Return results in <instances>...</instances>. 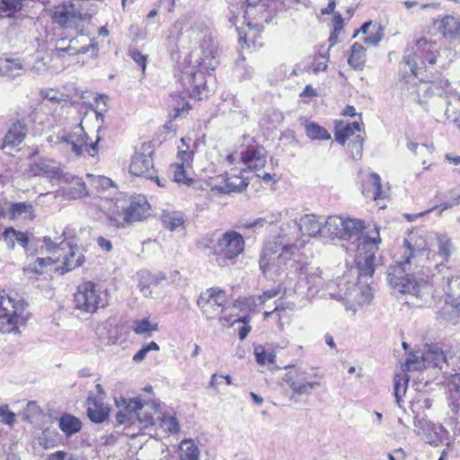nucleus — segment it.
<instances>
[{
    "instance_id": "nucleus-1",
    "label": "nucleus",
    "mask_w": 460,
    "mask_h": 460,
    "mask_svg": "<svg viewBox=\"0 0 460 460\" xmlns=\"http://www.w3.org/2000/svg\"><path fill=\"white\" fill-rule=\"evenodd\" d=\"M429 253L424 239L420 238L414 243L412 239H404L396 264L390 267L387 273L391 288L428 302L433 292L432 286L424 280L416 281L413 276L429 267L427 262Z\"/></svg>"
},
{
    "instance_id": "nucleus-2",
    "label": "nucleus",
    "mask_w": 460,
    "mask_h": 460,
    "mask_svg": "<svg viewBox=\"0 0 460 460\" xmlns=\"http://www.w3.org/2000/svg\"><path fill=\"white\" fill-rule=\"evenodd\" d=\"M54 23L64 29H75L79 33L69 39L70 56L83 55L91 52L93 56H97L99 45L94 37L90 32H84V23H89L92 19V13H83V7L77 4H64L55 8L52 13Z\"/></svg>"
},
{
    "instance_id": "nucleus-3",
    "label": "nucleus",
    "mask_w": 460,
    "mask_h": 460,
    "mask_svg": "<svg viewBox=\"0 0 460 460\" xmlns=\"http://www.w3.org/2000/svg\"><path fill=\"white\" fill-rule=\"evenodd\" d=\"M199 38L204 40V44L193 49L190 58L200 68L195 70L193 67L183 73L181 84L190 97L201 100L203 96H207V81L202 69H214L218 62L214 55L210 39L208 38L207 34H201Z\"/></svg>"
},
{
    "instance_id": "nucleus-4",
    "label": "nucleus",
    "mask_w": 460,
    "mask_h": 460,
    "mask_svg": "<svg viewBox=\"0 0 460 460\" xmlns=\"http://www.w3.org/2000/svg\"><path fill=\"white\" fill-rule=\"evenodd\" d=\"M411 49L412 53L404 55L400 62V71L403 78L409 75L417 76V58H423L429 64L435 65L440 56V49L437 43L429 41L426 38L417 40Z\"/></svg>"
},
{
    "instance_id": "nucleus-5",
    "label": "nucleus",
    "mask_w": 460,
    "mask_h": 460,
    "mask_svg": "<svg viewBox=\"0 0 460 460\" xmlns=\"http://www.w3.org/2000/svg\"><path fill=\"white\" fill-rule=\"evenodd\" d=\"M294 253L283 251L273 243H265L260 256V270L263 276L274 280L288 269Z\"/></svg>"
},
{
    "instance_id": "nucleus-6",
    "label": "nucleus",
    "mask_w": 460,
    "mask_h": 460,
    "mask_svg": "<svg viewBox=\"0 0 460 460\" xmlns=\"http://www.w3.org/2000/svg\"><path fill=\"white\" fill-rule=\"evenodd\" d=\"M74 302L76 309L93 314L99 308L108 305V293L98 284L85 281L77 287L74 295Z\"/></svg>"
},
{
    "instance_id": "nucleus-7",
    "label": "nucleus",
    "mask_w": 460,
    "mask_h": 460,
    "mask_svg": "<svg viewBox=\"0 0 460 460\" xmlns=\"http://www.w3.org/2000/svg\"><path fill=\"white\" fill-rule=\"evenodd\" d=\"M244 251V240L240 233L226 231L214 245L216 261L220 267L234 265Z\"/></svg>"
},
{
    "instance_id": "nucleus-8",
    "label": "nucleus",
    "mask_w": 460,
    "mask_h": 460,
    "mask_svg": "<svg viewBox=\"0 0 460 460\" xmlns=\"http://www.w3.org/2000/svg\"><path fill=\"white\" fill-rule=\"evenodd\" d=\"M27 303L23 300L15 301L6 296H0V332L9 333L18 330L19 324H23L26 318L22 315Z\"/></svg>"
},
{
    "instance_id": "nucleus-9",
    "label": "nucleus",
    "mask_w": 460,
    "mask_h": 460,
    "mask_svg": "<svg viewBox=\"0 0 460 460\" xmlns=\"http://www.w3.org/2000/svg\"><path fill=\"white\" fill-rule=\"evenodd\" d=\"M364 226L360 220L338 216L327 217L323 223V237L352 240L358 237Z\"/></svg>"
},
{
    "instance_id": "nucleus-10",
    "label": "nucleus",
    "mask_w": 460,
    "mask_h": 460,
    "mask_svg": "<svg viewBox=\"0 0 460 460\" xmlns=\"http://www.w3.org/2000/svg\"><path fill=\"white\" fill-rule=\"evenodd\" d=\"M50 144H58L64 143L66 146H70L72 152L75 155H81L86 151L89 155L94 156L98 151V143L101 140L99 135H97L94 142L89 143L90 137L84 130V128L80 125L76 127L74 130V133L69 136H57V137H49L48 138Z\"/></svg>"
},
{
    "instance_id": "nucleus-11",
    "label": "nucleus",
    "mask_w": 460,
    "mask_h": 460,
    "mask_svg": "<svg viewBox=\"0 0 460 460\" xmlns=\"http://www.w3.org/2000/svg\"><path fill=\"white\" fill-rule=\"evenodd\" d=\"M288 371L284 375L283 381L287 383L294 394L311 395L313 391L321 386L319 381H309L306 371L301 368H293L292 366L285 367Z\"/></svg>"
},
{
    "instance_id": "nucleus-12",
    "label": "nucleus",
    "mask_w": 460,
    "mask_h": 460,
    "mask_svg": "<svg viewBox=\"0 0 460 460\" xmlns=\"http://www.w3.org/2000/svg\"><path fill=\"white\" fill-rule=\"evenodd\" d=\"M273 0H246L243 9V18L246 25L252 29L262 30L263 24L253 22V21L264 20L265 23H270L272 17L267 14L270 5Z\"/></svg>"
},
{
    "instance_id": "nucleus-13",
    "label": "nucleus",
    "mask_w": 460,
    "mask_h": 460,
    "mask_svg": "<svg viewBox=\"0 0 460 460\" xmlns=\"http://www.w3.org/2000/svg\"><path fill=\"white\" fill-rule=\"evenodd\" d=\"M149 144L144 143L131 158L129 172L136 176H145L147 179L155 177L153 155Z\"/></svg>"
},
{
    "instance_id": "nucleus-14",
    "label": "nucleus",
    "mask_w": 460,
    "mask_h": 460,
    "mask_svg": "<svg viewBox=\"0 0 460 460\" xmlns=\"http://www.w3.org/2000/svg\"><path fill=\"white\" fill-rule=\"evenodd\" d=\"M122 402L128 410L134 412V417H137L144 428L155 424L154 414L158 411V405L155 402L136 397L129 400L122 399Z\"/></svg>"
},
{
    "instance_id": "nucleus-15",
    "label": "nucleus",
    "mask_w": 460,
    "mask_h": 460,
    "mask_svg": "<svg viewBox=\"0 0 460 460\" xmlns=\"http://www.w3.org/2000/svg\"><path fill=\"white\" fill-rule=\"evenodd\" d=\"M226 303L225 290L217 288H211L201 293L198 298L197 305L208 319H213L224 307Z\"/></svg>"
},
{
    "instance_id": "nucleus-16",
    "label": "nucleus",
    "mask_w": 460,
    "mask_h": 460,
    "mask_svg": "<svg viewBox=\"0 0 460 460\" xmlns=\"http://www.w3.org/2000/svg\"><path fill=\"white\" fill-rule=\"evenodd\" d=\"M445 292V306L441 308L439 314L443 318L456 317L460 313V275L447 276Z\"/></svg>"
},
{
    "instance_id": "nucleus-17",
    "label": "nucleus",
    "mask_w": 460,
    "mask_h": 460,
    "mask_svg": "<svg viewBox=\"0 0 460 460\" xmlns=\"http://www.w3.org/2000/svg\"><path fill=\"white\" fill-rule=\"evenodd\" d=\"M300 238L299 227L296 220H290L279 227V234L265 243H276L278 248L294 253L296 249V243Z\"/></svg>"
},
{
    "instance_id": "nucleus-18",
    "label": "nucleus",
    "mask_w": 460,
    "mask_h": 460,
    "mask_svg": "<svg viewBox=\"0 0 460 460\" xmlns=\"http://www.w3.org/2000/svg\"><path fill=\"white\" fill-rule=\"evenodd\" d=\"M353 239L358 243L357 247V255H371V258H376V252L378 250V244L381 243L378 227L375 226L365 234H362L361 230L358 236L354 237Z\"/></svg>"
},
{
    "instance_id": "nucleus-19",
    "label": "nucleus",
    "mask_w": 460,
    "mask_h": 460,
    "mask_svg": "<svg viewBox=\"0 0 460 460\" xmlns=\"http://www.w3.org/2000/svg\"><path fill=\"white\" fill-rule=\"evenodd\" d=\"M423 352L428 367L438 368L444 373L447 370L450 361L453 360V357L446 355L438 344H427Z\"/></svg>"
},
{
    "instance_id": "nucleus-20",
    "label": "nucleus",
    "mask_w": 460,
    "mask_h": 460,
    "mask_svg": "<svg viewBox=\"0 0 460 460\" xmlns=\"http://www.w3.org/2000/svg\"><path fill=\"white\" fill-rule=\"evenodd\" d=\"M26 137V125L20 120L11 124L2 144L1 148L11 154L13 150L21 145Z\"/></svg>"
},
{
    "instance_id": "nucleus-21",
    "label": "nucleus",
    "mask_w": 460,
    "mask_h": 460,
    "mask_svg": "<svg viewBox=\"0 0 460 460\" xmlns=\"http://www.w3.org/2000/svg\"><path fill=\"white\" fill-rule=\"evenodd\" d=\"M122 203H124V208L130 223L145 219L150 208L144 196L133 197L128 201Z\"/></svg>"
},
{
    "instance_id": "nucleus-22",
    "label": "nucleus",
    "mask_w": 460,
    "mask_h": 460,
    "mask_svg": "<svg viewBox=\"0 0 460 460\" xmlns=\"http://www.w3.org/2000/svg\"><path fill=\"white\" fill-rule=\"evenodd\" d=\"M95 333L100 342L103 345L115 344L119 337V329L114 318L99 323L95 327Z\"/></svg>"
},
{
    "instance_id": "nucleus-23",
    "label": "nucleus",
    "mask_w": 460,
    "mask_h": 460,
    "mask_svg": "<svg viewBox=\"0 0 460 460\" xmlns=\"http://www.w3.org/2000/svg\"><path fill=\"white\" fill-rule=\"evenodd\" d=\"M87 416L91 421L102 423L110 414V408L103 403L102 397H94L90 394L86 400Z\"/></svg>"
},
{
    "instance_id": "nucleus-24",
    "label": "nucleus",
    "mask_w": 460,
    "mask_h": 460,
    "mask_svg": "<svg viewBox=\"0 0 460 460\" xmlns=\"http://www.w3.org/2000/svg\"><path fill=\"white\" fill-rule=\"evenodd\" d=\"M241 159L249 170H261L266 164L265 150L261 146H248L242 153Z\"/></svg>"
},
{
    "instance_id": "nucleus-25",
    "label": "nucleus",
    "mask_w": 460,
    "mask_h": 460,
    "mask_svg": "<svg viewBox=\"0 0 460 460\" xmlns=\"http://www.w3.org/2000/svg\"><path fill=\"white\" fill-rule=\"evenodd\" d=\"M299 227V236L301 234L314 237L317 234L323 237V224L319 222L314 214L303 216L297 222Z\"/></svg>"
},
{
    "instance_id": "nucleus-26",
    "label": "nucleus",
    "mask_w": 460,
    "mask_h": 460,
    "mask_svg": "<svg viewBox=\"0 0 460 460\" xmlns=\"http://www.w3.org/2000/svg\"><path fill=\"white\" fill-rule=\"evenodd\" d=\"M68 251L64 255L63 266L59 269L61 274L71 271L82 265L84 261V255L77 246L68 245Z\"/></svg>"
},
{
    "instance_id": "nucleus-27",
    "label": "nucleus",
    "mask_w": 460,
    "mask_h": 460,
    "mask_svg": "<svg viewBox=\"0 0 460 460\" xmlns=\"http://www.w3.org/2000/svg\"><path fill=\"white\" fill-rule=\"evenodd\" d=\"M429 108L428 111L432 113V116L438 122L447 123L453 122V114L450 113V109L448 107V102L442 107L438 98L432 97L429 103L427 102Z\"/></svg>"
},
{
    "instance_id": "nucleus-28",
    "label": "nucleus",
    "mask_w": 460,
    "mask_h": 460,
    "mask_svg": "<svg viewBox=\"0 0 460 460\" xmlns=\"http://www.w3.org/2000/svg\"><path fill=\"white\" fill-rule=\"evenodd\" d=\"M165 280V275L163 272H142L138 287L140 291L146 296L151 295L149 290L151 287H157L162 281Z\"/></svg>"
},
{
    "instance_id": "nucleus-29",
    "label": "nucleus",
    "mask_w": 460,
    "mask_h": 460,
    "mask_svg": "<svg viewBox=\"0 0 460 460\" xmlns=\"http://www.w3.org/2000/svg\"><path fill=\"white\" fill-rule=\"evenodd\" d=\"M370 256L371 255H357L356 257L358 279L360 280L363 279H366L367 280V278H371L375 272L376 267L377 266L376 258H371Z\"/></svg>"
},
{
    "instance_id": "nucleus-30",
    "label": "nucleus",
    "mask_w": 460,
    "mask_h": 460,
    "mask_svg": "<svg viewBox=\"0 0 460 460\" xmlns=\"http://www.w3.org/2000/svg\"><path fill=\"white\" fill-rule=\"evenodd\" d=\"M67 199H77L88 195L85 182L79 177H73L68 187L64 189Z\"/></svg>"
},
{
    "instance_id": "nucleus-31",
    "label": "nucleus",
    "mask_w": 460,
    "mask_h": 460,
    "mask_svg": "<svg viewBox=\"0 0 460 460\" xmlns=\"http://www.w3.org/2000/svg\"><path fill=\"white\" fill-rule=\"evenodd\" d=\"M161 220L164 227L170 231H174L184 225L183 214L181 211L163 210Z\"/></svg>"
},
{
    "instance_id": "nucleus-32",
    "label": "nucleus",
    "mask_w": 460,
    "mask_h": 460,
    "mask_svg": "<svg viewBox=\"0 0 460 460\" xmlns=\"http://www.w3.org/2000/svg\"><path fill=\"white\" fill-rule=\"evenodd\" d=\"M3 236L8 249L10 250L14 249L15 243H18L23 248H26L29 243V237L27 234L16 231L13 227L6 228L3 233Z\"/></svg>"
},
{
    "instance_id": "nucleus-33",
    "label": "nucleus",
    "mask_w": 460,
    "mask_h": 460,
    "mask_svg": "<svg viewBox=\"0 0 460 460\" xmlns=\"http://www.w3.org/2000/svg\"><path fill=\"white\" fill-rule=\"evenodd\" d=\"M58 426L60 429L69 437L81 430L82 422L78 418L65 413L59 418Z\"/></svg>"
},
{
    "instance_id": "nucleus-34",
    "label": "nucleus",
    "mask_w": 460,
    "mask_h": 460,
    "mask_svg": "<svg viewBox=\"0 0 460 460\" xmlns=\"http://www.w3.org/2000/svg\"><path fill=\"white\" fill-rule=\"evenodd\" d=\"M108 219L110 225L116 227H126L131 224L122 202L115 204V208L109 215Z\"/></svg>"
},
{
    "instance_id": "nucleus-35",
    "label": "nucleus",
    "mask_w": 460,
    "mask_h": 460,
    "mask_svg": "<svg viewBox=\"0 0 460 460\" xmlns=\"http://www.w3.org/2000/svg\"><path fill=\"white\" fill-rule=\"evenodd\" d=\"M449 87V82L447 79H438L432 82L427 88L426 92L429 93L432 97L438 98L441 106L444 107L447 103V98L444 94L447 93V88Z\"/></svg>"
},
{
    "instance_id": "nucleus-36",
    "label": "nucleus",
    "mask_w": 460,
    "mask_h": 460,
    "mask_svg": "<svg viewBox=\"0 0 460 460\" xmlns=\"http://www.w3.org/2000/svg\"><path fill=\"white\" fill-rule=\"evenodd\" d=\"M381 180L377 173H369L367 176L365 184L363 185V194L369 196L372 194L375 199L381 198Z\"/></svg>"
},
{
    "instance_id": "nucleus-37",
    "label": "nucleus",
    "mask_w": 460,
    "mask_h": 460,
    "mask_svg": "<svg viewBox=\"0 0 460 460\" xmlns=\"http://www.w3.org/2000/svg\"><path fill=\"white\" fill-rule=\"evenodd\" d=\"M12 218L33 219V207L27 202L13 203L10 208Z\"/></svg>"
},
{
    "instance_id": "nucleus-38",
    "label": "nucleus",
    "mask_w": 460,
    "mask_h": 460,
    "mask_svg": "<svg viewBox=\"0 0 460 460\" xmlns=\"http://www.w3.org/2000/svg\"><path fill=\"white\" fill-rule=\"evenodd\" d=\"M439 29L444 36L460 37V21L454 16H446Z\"/></svg>"
},
{
    "instance_id": "nucleus-39",
    "label": "nucleus",
    "mask_w": 460,
    "mask_h": 460,
    "mask_svg": "<svg viewBox=\"0 0 460 460\" xmlns=\"http://www.w3.org/2000/svg\"><path fill=\"white\" fill-rule=\"evenodd\" d=\"M360 131V124L358 121H354L352 123H348L345 126L341 128H336L334 132V137L337 142L341 145H344L346 140L353 136L355 133Z\"/></svg>"
},
{
    "instance_id": "nucleus-40",
    "label": "nucleus",
    "mask_w": 460,
    "mask_h": 460,
    "mask_svg": "<svg viewBox=\"0 0 460 460\" xmlns=\"http://www.w3.org/2000/svg\"><path fill=\"white\" fill-rule=\"evenodd\" d=\"M2 64L4 66V74L9 78L20 76L24 70L20 58H2Z\"/></svg>"
},
{
    "instance_id": "nucleus-41",
    "label": "nucleus",
    "mask_w": 460,
    "mask_h": 460,
    "mask_svg": "<svg viewBox=\"0 0 460 460\" xmlns=\"http://www.w3.org/2000/svg\"><path fill=\"white\" fill-rule=\"evenodd\" d=\"M282 213L278 211L275 213H272L271 215L266 217H259L252 222H247L245 224H243L241 227L243 229H261L263 228L266 225H271L275 222H278L281 219Z\"/></svg>"
},
{
    "instance_id": "nucleus-42",
    "label": "nucleus",
    "mask_w": 460,
    "mask_h": 460,
    "mask_svg": "<svg viewBox=\"0 0 460 460\" xmlns=\"http://www.w3.org/2000/svg\"><path fill=\"white\" fill-rule=\"evenodd\" d=\"M365 51L366 49L361 44L355 42L351 47L349 65L355 69L361 68L366 61Z\"/></svg>"
},
{
    "instance_id": "nucleus-43",
    "label": "nucleus",
    "mask_w": 460,
    "mask_h": 460,
    "mask_svg": "<svg viewBox=\"0 0 460 460\" xmlns=\"http://www.w3.org/2000/svg\"><path fill=\"white\" fill-rule=\"evenodd\" d=\"M247 183L244 182L243 180L240 178L227 179L223 186L215 187L216 190H218L221 193H229V192H242L246 187Z\"/></svg>"
},
{
    "instance_id": "nucleus-44",
    "label": "nucleus",
    "mask_w": 460,
    "mask_h": 460,
    "mask_svg": "<svg viewBox=\"0 0 460 460\" xmlns=\"http://www.w3.org/2000/svg\"><path fill=\"white\" fill-rule=\"evenodd\" d=\"M438 252V256L442 259L440 265L444 261H447L453 250L451 240L446 234H438L437 237Z\"/></svg>"
},
{
    "instance_id": "nucleus-45",
    "label": "nucleus",
    "mask_w": 460,
    "mask_h": 460,
    "mask_svg": "<svg viewBox=\"0 0 460 460\" xmlns=\"http://www.w3.org/2000/svg\"><path fill=\"white\" fill-rule=\"evenodd\" d=\"M305 128L307 137L311 139L327 140L331 138V135L328 133V131L316 123H306Z\"/></svg>"
},
{
    "instance_id": "nucleus-46",
    "label": "nucleus",
    "mask_w": 460,
    "mask_h": 460,
    "mask_svg": "<svg viewBox=\"0 0 460 460\" xmlns=\"http://www.w3.org/2000/svg\"><path fill=\"white\" fill-rule=\"evenodd\" d=\"M413 424L418 429V435L422 436V438L425 440V442L430 445V440L429 438L430 436L433 437L435 435V429L429 427V429H426V425L435 426V424L425 419L418 418H414Z\"/></svg>"
},
{
    "instance_id": "nucleus-47",
    "label": "nucleus",
    "mask_w": 460,
    "mask_h": 460,
    "mask_svg": "<svg viewBox=\"0 0 460 460\" xmlns=\"http://www.w3.org/2000/svg\"><path fill=\"white\" fill-rule=\"evenodd\" d=\"M429 426L426 425V429H429ZM431 429H435V435L429 438L430 440V445L434 447H438L442 444L445 440L449 438V431L441 424H435V426H430Z\"/></svg>"
},
{
    "instance_id": "nucleus-48",
    "label": "nucleus",
    "mask_w": 460,
    "mask_h": 460,
    "mask_svg": "<svg viewBox=\"0 0 460 460\" xmlns=\"http://www.w3.org/2000/svg\"><path fill=\"white\" fill-rule=\"evenodd\" d=\"M405 366L408 370L414 371L422 370L423 368L428 367L424 352H422L420 356L414 353L410 354L406 359Z\"/></svg>"
},
{
    "instance_id": "nucleus-49",
    "label": "nucleus",
    "mask_w": 460,
    "mask_h": 460,
    "mask_svg": "<svg viewBox=\"0 0 460 460\" xmlns=\"http://www.w3.org/2000/svg\"><path fill=\"white\" fill-rule=\"evenodd\" d=\"M449 411L447 416L452 424H457L458 419L460 418V398L456 395L453 391L450 393V402L448 403Z\"/></svg>"
},
{
    "instance_id": "nucleus-50",
    "label": "nucleus",
    "mask_w": 460,
    "mask_h": 460,
    "mask_svg": "<svg viewBox=\"0 0 460 460\" xmlns=\"http://www.w3.org/2000/svg\"><path fill=\"white\" fill-rule=\"evenodd\" d=\"M409 379L405 376H396L394 378V393L396 399V402L401 407V402L402 400V396L406 393L407 385H408Z\"/></svg>"
},
{
    "instance_id": "nucleus-51",
    "label": "nucleus",
    "mask_w": 460,
    "mask_h": 460,
    "mask_svg": "<svg viewBox=\"0 0 460 460\" xmlns=\"http://www.w3.org/2000/svg\"><path fill=\"white\" fill-rule=\"evenodd\" d=\"M51 58L49 55H43L41 53H37L34 60V64L31 67V72L34 74L40 75L49 69V64L50 63Z\"/></svg>"
},
{
    "instance_id": "nucleus-52",
    "label": "nucleus",
    "mask_w": 460,
    "mask_h": 460,
    "mask_svg": "<svg viewBox=\"0 0 460 460\" xmlns=\"http://www.w3.org/2000/svg\"><path fill=\"white\" fill-rule=\"evenodd\" d=\"M158 329L157 323H152L147 318L137 321L133 326V331L137 334H146L151 337L150 332Z\"/></svg>"
},
{
    "instance_id": "nucleus-53",
    "label": "nucleus",
    "mask_w": 460,
    "mask_h": 460,
    "mask_svg": "<svg viewBox=\"0 0 460 460\" xmlns=\"http://www.w3.org/2000/svg\"><path fill=\"white\" fill-rule=\"evenodd\" d=\"M308 282L306 279H301L299 277L297 282L295 285L294 292L303 297L309 298L315 295V290H313V287H307Z\"/></svg>"
},
{
    "instance_id": "nucleus-54",
    "label": "nucleus",
    "mask_w": 460,
    "mask_h": 460,
    "mask_svg": "<svg viewBox=\"0 0 460 460\" xmlns=\"http://www.w3.org/2000/svg\"><path fill=\"white\" fill-rule=\"evenodd\" d=\"M41 414L42 411L40 407L36 402L31 401L27 403L23 411V419L32 423L37 420Z\"/></svg>"
},
{
    "instance_id": "nucleus-55",
    "label": "nucleus",
    "mask_w": 460,
    "mask_h": 460,
    "mask_svg": "<svg viewBox=\"0 0 460 460\" xmlns=\"http://www.w3.org/2000/svg\"><path fill=\"white\" fill-rule=\"evenodd\" d=\"M173 102V110L175 111L174 118L181 116L182 113L188 112L190 106L183 96L178 93H174L172 96Z\"/></svg>"
},
{
    "instance_id": "nucleus-56",
    "label": "nucleus",
    "mask_w": 460,
    "mask_h": 460,
    "mask_svg": "<svg viewBox=\"0 0 460 460\" xmlns=\"http://www.w3.org/2000/svg\"><path fill=\"white\" fill-rule=\"evenodd\" d=\"M172 166L174 167L173 181L175 182L186 186H190L193 182V180L187 176L182 164H175Z\"/></svg>"
},
{
    "instance_id": "nucleus-57",
    "label": "nucleus",
    "mask_w": 460,
    "mask_h": 460,
    "mask_svg": "<svg viewBox=\"0 0 460 460\" xmlns=\"http://www.w3.org/2000/svg\"><path fill=\"white\" fill-rule=\"evenodd\" d=\"M383 37L384 33L381 24L375 23L373 25V31L369 35L365 37L364 42L367 45L376 46L382 40Z\"/></svg>"
},
{
    "instance_id": "nucleus-58",
    "label": "nucleus",
    "mask_w": 460,
    "mask_h": 460,
    "mask_svg": "<svg viewBox=\"0 0 460 460\" xmlns=\"http://www.w3.org/2000/svg\"><path fill=\"white\" fill-rule=\"evenodd\" d=\"M363 142L364 138L358 135L356 136L349 143V152L351 154V157L355 160H358L362 156L363 150Z\"/></svg>"
},
{
    "instance_id": "nucleus-59",
    "label": "nucleus",
    "mask_w": 460,
    "mask_h": 460,
    "mask_svg": "<svg viewBox=\"0 0 460 460\" xmlns=\"http://www.w3.org/2000/svg\"><path fill=\"white\" fill-rule=\"evenodd\" d=\"M445 375L450 376V392L453 391L460 398V367L459 372L456 369H452V371L446 370Z\"/></svg>"
},
{
    "instance_id": "nucleus-60",
    "label": "nucleus",
    "mask_w": 460,
    "mask_h": 460,
    "mask_svg": "<svg viewBox=\"0 0 460 460\" xmlns=\"http://www.w3.org/2000/svg\"><path fill=\"white\" fill-rule=\"evenodd\" d=\"M69 47V39L60 38L57 40L56 48L52 51V53L53 55H56L58 58H63L66 55L70 56V51H68Z\"/></svg>"
},
{
    "instance_id": "nucleus-61",
    "label": "nucleus",
    "mask_w": 460,
    "mask_h": 460,
    "mask_svg": "<svg viewBox=\"0 0 460 460\" xmlns=\"http://www.w3.org/2000/svg\"><path fill=\"white\" fill-rule=\"evenodd\" d=\"M122 399L123 398L119 401H116L118 407L123 408V410H120L116 415V420L119 424H124L134 417V412L125 407Z\"/></svg>"
},
{
    "instance_id": "nucleus-62",
    "label": "nucleus",
    "mask_w": 460,
    "mask_h": 460,
    "mask_svg": "<svg viewBox=\"0 0 460 460\" xmlns=\"http://www.w3.org/2000/svg\"><path fill=\"white\" fill-rule=\"evenodd\" d=\"M47 267V259L37 258L36 261L32 263L27 265L24 268L25 272H33L38 275H41L44 272L45 268Z\"/></svg>"
},
{
    "instance_id": "nucleus-63",
    "label": "nucleus",
    "mask_w": 460,
    "mask_h": 460,
    "mask_svg": "<svg viewBox=\"0 0 460 460\" xmlns=\"http://www.w3.org/2000/svg\"><path fill=\"white\" fill-rule=\"evenodd\" d=\"M190 446L184 450L181 455L182 460H199V448L191 442H188Z\"/></svg>"
},
{
    "instance_id": "nucleus-64",
    "label": "nucleus",
    "mask_w": 460,
    "mask_h": 460,
    "mask_svg": "<svg viewBox=\"0 0 460 460\" xmlns=\"http://www.w3.org/2000/svg\"><path fill=\"white\" fill-rule=\"evenodd\" d=\"M164 427L172 434L178 433L180 430V425L176 418L172 416L164 417L163 420Z\"/></svg>"
}]
</instances>
